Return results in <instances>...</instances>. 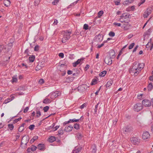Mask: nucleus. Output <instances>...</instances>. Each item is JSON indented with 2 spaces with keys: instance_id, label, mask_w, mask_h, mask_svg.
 <instances>
[{
  "instance_id": "obj_34",
  "label": "nucleus",
  "mask_w": 153,
  "mask_h": 153,
  "mask_svg": "<svg viewBox=\"0 0 153 153\" xmlns=\"http://www.w3.org/2000/svg\"><path fill=\"white\" fill-rule=\"evenodd\" d=\"M79 120V119H70L69 120V121H70V123L71 122H77Z\"/></svg>"
},
{
  "instance_id": "obj_9",
  "label": "nucleus",
  "mask_w": 153,
  "mask_h": 153,
  "mask_svg": "<svg viewBox=\"0 0 153 153\" xmlns=\"http://www.w3.org/2000/svg\"><path fill=\"white\" fill-rule=\"evenodd\" d=\"M104 61L106 64L108 65H111L112 63V60L108 56L105 57L104 59Z\"/></svg>"
},
{
  "instance_id": "obj_52",
  "label": "nucleus",
  "mask_w": 153,
  "mask_h": 153,
  "mask_svg": "<svg viewBox=\"0 0 153 153\" xmlns=\"http://www.w3.org/2000/svg\"><path fill=\"white\" fill-rule=\"evenodd\" d=\"M59 1V0H54V1L52 2V3L53 5H55L57 4Z\"/></svg>"
},
{
  "instance_id": "obj_21",
  "label": "nucleus",
  "mask_w": 153,
  "mask_h": 153,
  "mask_svg": "<svg viewBox=\"0 0 153 153\" xmlns=\"http://www.w3.org/2000/svg\"><path fill=\"white\" fill-rule=\"evenodd\" d=\"M144 65L143 63L140 64L138 63V68L140 70V71L144 67Z\"/></svg>"
},
{
  "instance_id": "obj_24",
  "label": "nucleus",
  "mask_w": 153,
  "mask_h": 153,
  "mask_svg": "<svg viewBox=\"0 0 153 153\" xmlns=\"http://www.w3.org/2000/svg\"><path fill=\"white\" fill-rule=\"evenodd\" d=\"M56 140V138L53 136L50 137L49 138V141L50 142L52 143Z\"/></svg>"
},
{
  "instance_id": "obj_40",
  "label": "nucleus",
  "mask_w": 153,
  "mask_h": 153,
  "mask_svg": "<svg viewBox=\"0 0 153 153\" xmlns=\"http://www.w3.org/2000/svg\"><path fill=\"white\" fill-rule=\"evenodd\" d=\"M36 116L38 117H39L40 116L41 114L40 111L38 110L36 111Z\"/></svg>"
},
{
  "instance_id": "obj_1",
  "label": "nucleus",
  "mask_w": 153,
  "mask_h": 153,
  "mask_svg": "<svg viewBox=\"0 0 153 153\" xmlns=\"http://www.w3.org/2000/svg\"><path fill=\"white\" fill-rule=\"evenodd\" d=\"M131 74H133L135 76L138 74L140 71V70L138 68V63L135 62L134 63L133 66L132 68L129 70Z\"/></svg>"
},
{
  "instance_id": "obj_50",
  "label": "nucleus",
  "mask_w": 153,
  "mask_h": 153,
  "mask_svg": "<svg viewBox=\"0 0 153 153\" xmlns=\"http://www.w3.org/2000/svg\"><path fill=\"white\" fill-rule=\"evenodd\" d=\"M109 35L110 36L113 37L115 35V33L114 32H110L109 33Z\"/></svg>"
},
{
  "instance_id": "obj_7",
  "label": "nucleus",
  "mask_w": 153,
  "mask_h": 153,
  "mask_svg": "<svg viewBox=\"0 0 153 153\" xmlns=\"http://www.w3.org/2000/svg\"><path fill=\"white\" fill-rule=\"evenodd\" d=\"M84 59V58H81L80 59H79L76 62L73 63V66L75 67L79 64H82L83 62V61Z\"/></svg>"
},
{
  "instance_id": "obj_62",
  "label": "nucleus",
  "mask_w": 153,
  "mask_h": 153,
  "mask_svg": "<svg viewBox=\"0 0 153 153\" xmlns=\"http://www.w3.org/2000/svg\"><path fill=\"white\" fill-rule=\"evenodd\" d=\"M70 121H65V122H64V123H63V125L65 126L66 124H68L69 123H70Z\"/></svg>"
},
{
  "instance_id": "obj_20",
  "label": "nucleus",
  "mask_w": 153,
  "mask_h": 153,
  "mask_svg": "<svg viewBox=\"0 0 153 153\" xmlns=\"http://www.w3.org/2000/svg\"><path fill=\"white\" fill-rule=\"evenodd\" d=\"M134 0H127L124 1L123 2V4L125 5H128L130 4L133 2Z\"/></svg>"
},
{
  "instance_id": "obj_23",
  "label": "nucleus",
  "mask_w": 153,
  "mask_h": 153,
  "mask_svg": "<svg viewBox=\"0 0 153 153\" xmlns=\"http://www.w3.org/2000/svg\"><path fill=\"white\" fill-rule=\"evenodd\" d=\"M17 81V75L13 76L12 77V79L11 80L12 82H16Z\"/></svg>"
},
{
  "instance_id": "obj_45",
  "label": "nucleus",
  "mask_w": 153,
  "mask_h": 153,
  "mask_svg": "<svg viewBox=\"0 0 153 153\" xmlns=\"http://www.w3.org/2000/svg\"><path fill=\"white\" fill-rule=\"evenodd\" d=\"M40 2V0H35L34 1L35 5V6H37L38 5Z\"/></svg>"
},
{
  "instance_id": "obj_48",
  "label": "nucleus",
  "mask_w": 153,
  "mask_h": 153,
  "mask_svg": "<svg viewBox=\"0 0 153 153\" xmlns=\"http://www.w3.org/2000/svg\"><path fill=\"white\" fill-rule=\"evenodd\" d=\"M88 25L87 24H85L83 26V29L87 30L88 29Z\"/></svg>"
},
{
  "instance_id": "obj_25",
  "label": "nucleus",
  "mask_w": 153,
  "mask_h": 153,
  "mask_svg": "<svg viewBox=\"0 0 153 153\" xmlns=\"http://www.w3.org/2000/svg\"><path fill=\"white\" fill-rule=\"evenodd\" d=\"M91 153H96L97 149L95 145L93 146L92 148Z\"/></svg>"
},
{
  "instance_id": "obj_51",
  "label": "nucleus",
  "mask_w": 153,
  "mask_h": 153,
  "mask_svg": "<svg viewBox=\"0 0 153 153\" xmlns=\"http://www.w3.org/2000/svg\"><path fill=\"white\" fill-rule=\"evenodd\" d=\"M24 129V128L20 126L18 129V131L19 132H21Z\"/></svg>"
},
{
  "instance_id": "obj_55",
  "label": "nucleus",
  "mask_w": 153,
  "mask_h": 153,
  "mask_svg": "<svg viewBox=\"0 0 153 153\" xmlns=\"http://www.w3.org/2000/svg\"><path fill=\"white\" fill-rule=\"evenodd\" d=\"M55 94H54L53 93H52L50 95V97L52 99H54V98H55V97H54V95Z\"/></svg>"
},
{
  "instance_id": "obj_54",
  "label": "nucleus",
  "mask_w": 153,
  "mask_h": 153,
  "mask_svg": "<svg viewBox=\"0 0 153 153\" xmlns=\"http://www.w3.org/2000/svg\"><path fill=\"white\" fill-rule=\"evenodd\" d=\"M122 53V50H121L120 52H119L118 54V55L117 58V59H118L119 58V57L120 55Z\"/></svg>"
},
{
  "instance_id": "obj_30",
  "label": "nucleus",
  "mask_w": 153,
  "mask_h": 153,
  "mask_svg": "<svg viewBox=\"0 0 153 153\" xmlns=\"http://www.w3.org/2000/svg\"><path fill=\"white\" fill-rule=\"evenodd\" d=\"M153 88V86L152 83H150L148 86L149 91H151Z\"/></svg>"
},
{
  "instance_id": "obj_18",
  "label": "nucleus",
  "mask_w": 153,
  "mask_h": 153,
  "mask_svg": "<svg viewBox=\"0 0 153 153\" xmlns=\"http://www.w3.org/2000/svg\"><path fill=\"white\" fill-rule=\"evenodd\" d=\"M135 9L134 6H132L131 7H129L126 9V10L128 12H129L131 11H134Z\"/></svg>"
},
{
  "instance_id": "obj_32",
  "label": "nucleus",
  "mask_w": 153,
  "mask_h": 153,
  "mask_svg": "<svg viewBox=\"0 0 153 153\" xmlns=\"http://www.w3.org/2000/svg\"><path fill=\"white\" fill-rule=\"evenodd\" d=\"M55 124L54 123L51 126H48L47 127V128H46V129L47 130H49L51 129L54 126Z\"/></svg>"
},
{
  "instance_id": "obj_10",
  "label": "nucleus",
  "mask_w": 153,
  "mask_h": 153,
  "mask_svg": "<svg viewBox=\"0 0 153 153\" xmlns=\"http://www.w3.org/2000/svg\"><path fill=\"white\" fill-rule=\"evenodd\" d=\"M150 135L149 134V133L147 131H145L144 132L142 135V138L144 139H148L150 137Z\"/></svg>"
},
{
  "instance_id": "obj_14",
  "label": "nucleus",
  "mask_w": 153,
  "mask_h": 153,
  "mask_svg": "<svg viewBox=\"0 0 153 153\" xmlns=\"http://www.w3.org/2000/svg\"><path fill=\"white\" fill-rule=\"evenodd\" d=\"M103 39L102 36L101 35L98 34L96 37L95 40L97 42H100Z\"/></svg>"
},
{
  "instance_id": "obj_56",
  "label": "nucleus",
  "mask_w": 153,
  "mask_h": 153,
  "mask_svg": "<svg viewBox=\"0 0 153 153\" xmlns=\"http://www.w3.org/2000/svg\"><path fill=\"white\" fill-rule=\"evenodd\" d=\"M39 46L38 45H36L34 48V51H37L39 49Z\"/></svg>"
},
{
  "instance_id": "obj_38",
  "label": "nucleus",
  "mask_w": 153,
  "mask_h": 153,
  "mask_svg": "<svg viewBox=\"0 0 153 153\" xmlns=\"http://www.w3.org/2000/svg\"><path fill=\"white\" fill-rule=\"evenodd\" d=\"M37 148V147L34 146H32L30 147L31 150L32 151H35L36 150Z\"/></svg>"
},
{
  "instance_id": "obj_44",
  "label": "nucleus",
  "mask_w": 153,
  "mask_h": 153,
  "mask_svg": "<svg viewBox=\"0 0 153 153\" xmlns=\"http://www.w3.org/2000/svg\"><path fill=\"white\" fill-rule=\"evenodd\" d=\"M22 119V118L20 117H19V118H18V119H15V120H14L13 121V123H17L18 121H19L21 119Z\"/></svg>"
},
{
  "instance_id": "obj_36",
  "label": "nucleus",
  "mask_w": 153,
  "mask_h": 153,
  "mask_svg": "<svg viewBox=\"0 0 153 153\" xmlns=\"http://www.w3.org/2000/svg\"><path fill=\"white\" fill-rule=\"evenodd\" d=\"M103 13V12L102 11H100L98 13V17L100 18Z\"/></svg>"
},
{
  "instance_id": "obj_11",
  "label": "nucleus",
  "mask_w": 153,
  "mask_h": 153,
  "mask_svg": "<svg viewBox=\"0 0 153 153\" xmlns=\"http://www.w3.org/2000/svg\"><path fill=\"white\" fill-rule=\"evenodd\" d=\"M132 129V127L129 126H127L124 128L123 129V131L128 132L131 130Z\"/></svg>"
},
{
  "instance_id": "obj_49",
  "label": "nucleus",
  "mask_w": 153,
  "mask_h": 153,
  "mask_svg": "<svg viewBox=\"0 0 153 153\" xmlns=\"http://www.w3.org/2000/svg\"><path fill=\"white\" fill-rule=\"evenodd\" d=\"M64 132L62 130H60L58 131V134L59 135H62L63 134Z\"/></svg>"
},
{
  "instance_id": "obj_5",
  "label": "nucleus",
  "mask_w": 153,
  "mask_h": 153,
  "mask_svg": "<svg viewBox=\"0 0 153 153\" xmlns=\"http://www.w3.org/2000/svg\"><path fill=\"white\" fill-rule=\"evenodd\" d=\"M152 10V8H148L144 12L143 17L144 18H146L151 14Z\"/></svg>"
},
{
  "instance_id": "obj_59",
  "label": "nucleus",
  "mask_w": 153,
  "mask_h": 153,
  "mask_svg": "<svg viewBox=\"0 0 153 153\" xmlns=\"http://www.w3.org/2000/svg\"><path fill=\"white\" fill-rule=\"evenodd\" d=\"M113 24L114 25H116V26H119V27H120L121 26V24L120 23H116V22H114L113 23Z\"/></svg>"
},
{
  "instance_id": "obj_3",
  "label": "nucleus",
  "mask_w": 153,
  "mask_h": 153,
  "mask_svg": "<svg viewBox=\"0 0 153 153\" xmlns=\"http://www.w3.org/2000/svg\"><path fill=\"white\" fill-rule=\"evenodd\" d=\"M143 108V106L141 103H137L136 104L134 107V109L135 111L138 112L141 110Z\"/></svg>"
},
{
  "instance_id": "obj_42",
  "label": "nucleus",
  "mask_w": 153,
  "mask_h": 153,
  "mask_svg": "<svg viewBox=\"0 0 153 153\" xmlns=\"http://www.w3.org/2000/svg\"><path fill=\"white\" fill-rule=\"evenodd\" d=\"M117 121L118 120L116 119L113 120L112 125L114 126H115L116 125V124H117Z\"/></svg>"
},
{
  "instance_id": "obj_31",
  "label": "nucleus",
  "mask_w": 153,
  "mask_h": 153,
  "mask_svg": "<svg viewBox=\"0 0 153 153\" xmlns=\"http://www.w3.org/2000/svg\"><path fill=\"white\" fill-rule=\"evenodd\" d=\"M38 137L37 136H34L32 139L30 140V143H33L35 140H37L38 139Z\"/></svg>"
},
{
  "instance_id": "obj_43",
  "label": "nucleus",
  "mask_w": 153,
  "mask_h": 153,
  "mask_svg": "<svg viewBox=\"0 0 153 153\" xmlns=\"http://www.w3.org/2000/svg\"><path fill=\"white\" fill-rule=\"evenodd\" d=\"M87 105V103H84L80 106V108L81 109H83Z\"/></svg>"
},
{
  "instance_id": "obj_61",
  "label": "nucleus",
  "mask_w": 153,
  "mask_h": 153,
  "mask_svg": "<svg viewBox=\"0 0 153 153\" xmlns=\"http://www.w3.org/2000/svg\"><path fill=\"white\" fill-rule=\"evenodd\" d=\"M59 57H61L62 58L64 57V54L63 53H60L59 55Z\"/></svg>"
},
{
  "instance_id": "obj_22",
  "label": "nucleus",
  "mask_w": 153,
  "mask_h": 153,
  "mask_svg": "<svg viewBox=\"0 0 153 153\" xmlns=\"http://www.w3.org/2000/svg\"><path fill=\"white\" fill-rule=\"evenodd\" d=\"M5 49L4 46L3 45H0V54L2 53L3 52H5L4 49Z\"/></svg>"
},
{
  "instance_id": "obj_41",
  "label": "nucleus",
  "mask_w": 153,
  "mask_h": 153,
  "mask_svg": "<svg viewBox=\"0 0 153 153\" xmlns=\"http://www.w3.org/2000/svg\"><path fill=\"white\" fill-rule=\"evenodd\" d=\"M49 109V107L48 106H46L43 108V109L44 112H47Z\"/></svg>"
},
{
  "instance_id": "obj_27",
  "label": "nucleus",
  "mask_w": 153,
  "mask_h": 153,
  "mask_svg": "<svg viewBox=\"0 0 153 153\" xmlns=\"http://www.w3.org/2000/svg\"><path fill=\"white\" fill-rule=\"evenodd\" d=\"M35 59V57L34 56L32 55L29 58V61L31 62H33Z\"/></svg>"
},
{
  "instance_id": "obj_26",
  "label": "nucleus",
  "mask_w": 153,
  "mask_h": 153,
  "mask_svg": "<svg viewBox=\"0 0 153 153\" xmlns=\"http://www.w3.org/2000/svg\"><path fill=\"white\" fill-rule=\"evenodd\" d=\"M53 93L54 94H55L54 95V97H55V98H56L58 96H60L61 94V92L59 91H56L55 92Z\"/></svg>"
},
{
  "instance_id": "obj_46",
  "label": "nucleus",
  "mask_w": 153,
  "mask_h": 153,
  "mask_svg": "<svg viewBox=\"0 0 153 153\" xmlns=\"http://www.w3.org/2000/svg\"><path fill=\"white\" fill-rule=\"evenodd\" d=\"M34 127L35 126L34 125H31L29 126V128L30 130H32L33 129Z\"/></svg>"
},
{
  "instance_id": "obj_35",
  "label": "nucleus",
  "mask_w": 153,
  "mask_h": 153,
  "mask_svg": "<svg viewBox=\"0 0 153 153\" xmlns=\"http://www.w3.org/2000/svg\"><path fill=\"white\" fill-rule=\"evenodd\" d=\"M8 127L10 130H12L14 127L13 124H9L8 125Z\"/></svg>"
},
{
  "instance_id": "obj_6",
  "label": "nucleus",
  "mask_w": 153,
  "mask_h": 153,
  "mask_svg": "<svg viewBox=\"0 0 153 153\" xmlns=\"http://www.w3.org/2000/svg\"><path fill=\"white\" fill-rule=\"evenodd\" d=\"M143 105L146 107H149L152 105L150 101L148 100H144L142 101V102Z\"/></svg>"
},
{
  "instance_id": "obj_28",
  "label": "nucleus",
  "mask_w": 153,
  "mask_h": 153,
  "mask_svg": "<svg viewBox=\"0 0 153 153\" xmlns=\"http://www.w3.org/2000/svg\"><path fill=\"white\" fill-rule=\"evenodd\" d=\"M106 71H103L99 74V76H104L106 74Z\"/></svg>"
},
{
  "instance_id": "obj_16",
  "label": "nucleus",
  "mask_w": 153,
  "mask_h": 153,
  "mask_svg": "<svg viewBox=\"0 0 153 153\" xmlns=\"http://www.w3.org/2000/svg\"><path fill=\"white\" fill-rule=\"evenodd\" d=\"M14 97L12 96L11 97V98H8L7 99L5 100H4L3 103H5V104H7V103L9 102L10 101H11L13 100L14 99Z\"/></svg>"
},
{
  "instance_id": "obj_13",
  "label": "nucleus",
  "mask_w": 153,
  "mask_h": 153,
  "mask_svg": "<svg viewBox=\"0 0 153 153\" xmlns=\"http://www.w3.org/2000/svg\"><path fill=\"white\" fill-rule=\"evenodd\" d=\"M109 57L111 59H113L115 57V53L113 50H111L109 52Z\"/></svg>"
},
{
  "instance_id": "obj_60",
  "label": "nucleus",
  "mask_w": 153,
  "mask_h": 153,
  "mask_svg": "<svg viewBox=\"0 0 153 153\" xmlns=\"http://www.w3.org/2000/svg\"><path fill=\"white\" fill-rule=\"evenodd\" d=\"M97 83V80H93L91 83V84L92 85H93Z\"/></svg>"
},
{
  "instance_id": "obj_37",
  "label": "nucleus",
  "mask_w": 153,
  "mask_h": 153,
  "mask_svg": "<svg viewBox=\"0 0 153 153\" xmlns=\"http://www.w3.org/2000/svg\"><path fill=\"white\" fill-rule=\"evenodd\" d=\"M146 0H140V1L138 4V6H140L142 4L144 3L145 2Z\"/></svg>"
},
{
  "instance_id": "obj_29",
  "label": "nucleus",
  "mask_w": 153,
  "mask_h": 153,
  "mask_svg": "<svg viewBox=\"0 0 153 153\" xmlns=\"http://www.w3.org/2000/svg\"><path fill=\"white\" fill-rule=\"evenodd\" d=\"M112 83L113 81L112 80L109 81H108L106 85V87H109L112 84Z\"/></svg>"
},
{
  "instance_id": "obj_53",
  "label": "nucleus",
  "mask_w": 153,
  "mask_h": 153,
  "mask_svg": "<svg viewBox=\"0 0 153 153\" xmlns=\"http://www.w3.org/2000/svg\"><path fill=\"white\" fill-rule=\"evenodd\" d=\"M39 82L40 84H42L44 83V81L43 79H41L39 80Z\"/></svg>"
},
{
  "instance_id": "obj_12",
  "label": "nucleus",
  "mask_w": 153,
  "mask_h": 153,
  "mask_svg": "<svg viewBox=\"0 0 153 153\" xmlns=\"http://www.w3.org/2000/svg\"><path fill=\"white\" fill-rule=\"evenodd\" d=\"M73 128V126L71 125H69L65 127L64 130L67 132H69L71 131Z\"/></svg>"
},
{
  "instance_id": "obj_63",
  "label": "nucleus",
  "mask_w": 153,
  "mask_h": 153,
  "mask_svg": "<svg viewBox=\"0 0 153 153\" xmlns=\"http://www.w3.org/2000/svg\"><path fill=\"white\" fill-rule=\"evenodd\" d=\"M29 110V108L28 107H26L24 110V113L26 112Z\"/></svg>"
},
{
  "instance_id": "obj_17",
  "label": "nucleus",
  "mask_w": 153,
  "mask_h": 153,
  "mask_svg": "<svg viewBox=\"0 0 153 153\" xmlns=\"http://www.w3.org/2000/svg\"><path fill=\"white\" fill-rule=\"evenodd\" d=\"M81 150V148L78 147H76L73 150V153H78Z\"/></svg>"
},
{
  "instance_id": "obj_4",
  "label": "nucleus",
  "mask_w": 153,
  "mask_h": 153,
  "mask_svg": "<svg viewBox=\"0 0 153 153\" xmlns=\"http://www.w3.org/2000/svg\"><path fill=\"white\" fill-rule=\"evenodd\" d=\"M128 16L126 13H124L120 16V18L119 19L118 21L121 22H125L126 19L127 18Z\"/></svg>"
},
{
  "instance_id": "obj_47",
  "label": "nucleus",
  "mask_w": 153,
  "mask_h": 153,
  "mask_svg": "<svg viewBox=\"0 0 153 153\" xmlns=\"http://www.w3.org/2000/svg\"><path fill=\"white\" fill-rule=\"evenodd\" d=\"M134 43H132L130 44L128 47L129 49H131L134 47Z\"/></svg>"
},
{
  "instance_id": "obj_2",
  "label": "nucleus",
  "mask_w": 153,
  "mask_h": 153,
  "mask_svg": "<svg viewBox=\"0 0 153 153\" xmlns=\"http://www.w3.org/2000/svg\"><path fill=\"white\" fill-rule=\"evenodd\" d=\"M71 32L68 31H64L63 33V37L62 38V42L65 43L67 40L69 39L70 37V35L71 34Z\"/></svg>"
},
{
  "instance_id": "obj_8",
  "label": "nucleus",
  "mask_w": 153,
  "mask_h": 153,
  "mask_svg": "<svg viewBox=\"0 0 153 153\" xmlns=\"http://www.w3.org/2000/svg\"><path fill=\"white\" fill-rule=\"evenodd\" d=\"M130 140L131 143L134 145L138 144L139 143L138 139L136 137H132Z\"/></svg>"
},
{
  "instance_id": "obj_57",
  "label": "nucleus",
  "mask_w": 153,
  "mask_h": 153,
  "mask_svg": "<svg viewBox=\"0 0 153 153\" xmlns=\"http://www.w3.org/2000/svg\"><path fill=\"white\" fill-rule=\"evenodd\" d=\"M89 67L90 65H86L85 68V70L86 71L89 68Z\"/></svg>"
},
{
  "instance_id": "obj_39",
  "label": "nucleus",
  "mask_w": 153,
  "mask_h": 153,
  "mask_svg": "<svg viewBox=\"0 0 153 153\" xmlns=\"http://www.w3.org/2000/svg\"><path fill=\"white\" fill-rule=\"evenodd\" d=\"M74 127L75 129L77 130L79 128V124L77 123L75 124L74 125Z\"/></svg>"
},
{
  "instance_id": "obj_33",
  "label": "nucleus",
  "mask_w": 153,
  "mask_h": 153,
  "mask_svg": "<svg viewBox=\"0 0 153 153\" xmlns=\"http://www.w3.org/2000/svg\"><path fill=\"white\" fill-rule=\"evenodd\" d=\"M51 102V101L48 99H45L43 101V102L44 103H50Z\"/></svg>"
},
{
  "instance_id": "obj_58",
  "label": "nucleus",
  "mask_w": 153,
  "mask_h": 153,
  "mask_svg": "<svg viewBox=\"0 0 153 153\" xmlns=\"http://www.w3.org/2000/svg\"><path fill=\"white\" fill-rule=\"evenodd\" d=\"M59 126H56L55 127L53 128V131H56L59 128Z\"/></svg>"
},
{
  "instance_id": "obj_19",
  "label": "nucleus",
  "mask_w": 153,
  "mask_h": 153,
  "mask_svg": "<svg viewBox=\"0 0 153 153\" xmlns=\"http://www.w3.org/2000/svg\"><path fill=\"white\" fill-rule=\"evenodd\" d=\"M11 2L10 0H5L4 1V4L5 6L8 7L10 4Z\"/></svg>"
},
{
  "instance_id": "obj_64",
  "label": "nucleus",
  "mask_w": 153,
  "mask_h": 153,
  "mask_svg": "<svg viewBox=\"0 0 153 153\" xmlns=\"http://www.w3.org/2000/svg\"><path fill=\"white\" fill-rule=\"evenodd\" d=\"M115 3L116 5H119L120 4V3L119 1H115Z\"/></svg>"
},
{
  "instance_id": "obj_15",
  "label": "nucleus",
  "mask_w": 153,
  "mask_h": 153,
  "mask_svg": "<svg viewBox=\"0 0 153 153\" xmlns=\"http://www.w3.org/2000/svg\"><path fill=\"white\" fill-rule=\"evenodd\" d=\"M37 148L41 150H45V145L43 144H39L37 146Z\"/></svg>"
}]
</instances>
